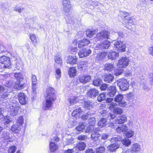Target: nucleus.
Listing matches in <instances>:
<instances>
[{
	"mask_svg": "<svg viewBox=\"0 0 153 153\" xmlns=\"http://www.w3.org/2000/svg\"><path fill=\"white\" fill-rule=\"evenodd\" d=\"M46 96V100L43 106V109L45 110L48 109L51 107L53 104V102L56 99L54 89L51 87L47 88Z\"/></svg>",
	"mask_w": 153,
	"mask_h": 153,
	"instance_id": "1",
	"label": "nucleus"
},
{
	"mask_svg": "<svg viewBox=\"0 0 153 153\" xmlns=\"http://www.w3.org/2000/svg\"><path fill=\"white\" fill-rule=\"evenodd\" d=\"M7 107L9 108V111L10 114L13 116L17 115L18 113V111L20 109L18 102L15 100H7L6 103Z\"/></svg>",
	"mask_w": 153,
	"mask_h": 153,
	"instance_id": "2",
	"label": "nucleus"
},
{
	"mask_svg": "<svg viewBox=\"0 0 153 153\" xmlns=\"http://www.w3.org/2000/svg\"><path fill=\"white\" fill-rule=\"evenodd\" d=\"M133 123L132 121L129 120L128 122L127 125L126 124H123L121 125L120 126L117 127L116 129V131L118 133H125L128 130L129 128L132 126Z\"/></svg>",
	"mask_w": 153,
	"mask_h": 153,
	"instance_id": "3",
	"label": "nucleus"
},
{
	"mask_svg": "<svg viewBox=\"0 0 153 153\" xmlns=\"http://www.w3.org/2000/svg\"><path fill=\"white\" fill-rule=\"evenodd\" d=\"M117 83L120 89L122 91H126L129 88V83L126 79H119L117 81Z\"/></svg>",
	"mask_w": 153,
	"mask_h": 153,
	"instance_id": "4",
	"label": "nucleus"
},
{
	"mask_svg": "<svg viewBox=\"0 0 153 153\" xmlns=\"http://www.w3.org/2000/svg\"><path fill=\"white\" fill-rule=\"evenodd\" d=\"M110 35V33L108 31L106 30H103L101 32L98 33L96 38L94 39L96 41L102 40L104 39H108Z\"/></svg>",
	"mask_w": 153,
	"mask_h": 153,
	"instance_id": "5",
	"label": "nucleus"
},
{
	"mask_svg": "<svg viewBox=\"0 0 153 153\" xmlns=\"http://www.w3.org/2000/svg\"><path fill=\"white\" fill-rule=\"evenodd\" d=\"M129 59L126 57H123L118 60L117 66L120 68H125L129 64Z\"/></svg>",
	"mask_w": 153,
	"mask_h": 153,
	"instance_id": "6",
	"label": "nucleus"
},
{
	"mask_svg": "<svg viewBox=\"0 0 153 153\" xmlns=\"http://www.w3.org/2000/svg\"><path fill=\"white\" fill-rule=\"evenodd\" d=\"M114 47L115 49L119 52H123L126 51V44L121 41H117L114 43Z\"/></svg>",
	"mask_w": 153,
	"mask_h": 153,
	"instance_id": "7",
	"label": "nucleus"
},
{
	"mask_svg": "<svg viewBox=\"0 0 153 153\" xmlns=\"http://www.w3.org/2000/svg\"><path fill=\"white\" fill-rule=\"evenodd\" d=\"M0 62L3 65V67L5 68H11L10 59L9 57L3 56L0 57Z\"/></svg>",
	"mask_w": 153,
	"mask_h": 153,
	"instance_id": "8",
	"label": "nucleus"
},
{
	"mask_svg": "<svg viewBox=\"0 0 153 153\" xmlns=\"http://www.w3.org/2000/svg\"><path fill=\"white\" fill-rule=\"evenodd\" d=\"M63 10L65 13H68L70 11L71 6L70 0H62Z\"/></svg>",
	"mask_w": 153,
	"mask_h": 153,
	"instance_id": "9",
	"label": "nucleus"
},
{
	"mask_svg": "<svg viewBox=\"0 0 153 153\" xmlns=\"http://www.w3.org/2000/svg\"><path fill=\"white\" fill-rule=\"evenodd\" d=\"M51 140L50 143V149L51 152H53L58 149V146L54 142L59 141V139L57 137L55 136L53 138L51 139Z\"/></svg>",
	"mask_w": 153,
	"mask_h": 153,
	"instance_id": "10",
	"label": "nucleus"
},
{
	"mask_svg": "<svg viewBox=\"0 0 153 153\" xmlns=\"http://www.w3.org/2000/svg\"><path fill=\"white\" fill-rule=\"evenodd\" d=\"M131 153H140L141 150V146L138 143L133 144L130 149ZM124 153H130L129 151H126Z\"/></svg>",
	"mask_w": 153,
	"mask_h": 153,
	"instance_id": "11",
	"label": "nucleus"
},
{
	"mask_svg": "<svg viewBox=\"0 0 153 153\" xmlns=\"http://www.w3.org/2000/svg\"><path fill=\"white\" fill-rule=\"evenodd\" d=\"M110 45V42L107 40L104 41L102 43L97 44L96 46L97 49L102 50L107 49Z\"/></svg>",
	"mask_w": 153,
	"mask_h": 153,
	"instance_id": "12",
	"label": "nucleus"
},
{
	"mask_svg": "<svg viewBox=\"0 0 153 153\" xmlns=\"http://www.w3.org/2000/svg\"><path fill=\"white\" fill-rule=\"evenodd\" d=\"M123 98L122 95L119 94L117 95L114 98V100L116 102H119V105L121 107H124L126 105V103L122 100Z\"/></svg>",
	"mask_w": 153,
	"mask_h": 153,
	"instance_id": "13",
	"label": "nucleus"
},
{
	"mask_svg": "<svg viewBox=\"0 0 153 153\" xmlns=\"http://www.w3.org/2000/svg\"><path fill=\"white\" fill-rule=\"evenodd\" d=\"M79 80L82 83H86L88 82L91 79L90 76L87 75H82L79 76Z\"/></svg>",
	"mask_w": 153,
	"mask_h": 153,
	"instance_id": "14",
	"label": "nucleus"
},
{
	"mask_svg": "<svg viewBox=\"0 0 153 153\" xmlns=\"http://www.w3.org/2000/svg\"><path fill=\"white\" fill-rule=\"evenodd\" d=\"M91 52V51L90 50L83 48L78 53V55L80 58H83L88 56Z\"/></svg>",
	"mask_w": 153,
	"mask_h": 153,
	"instance_id": "15",
	"label": "nucleus"
},
{
	"mask_svg": "<svg viewBox=\"0 0 153 153\" xmlns=\"http://www.w3.org/2000/svg\"><path fill=\"white\" fill-rule=\"evenodd\" d=\"M87 94L89 97L94 98L98 95L99 91L96 89L93 88L88 90Z\"/></svg>",
	"mask_w": 153,
	"mask_h": 153,
	"instance_id": "16",
	"label": "nucleus"
},
{
	"mask_svg": "<svg viewBox=\"0 0 153 153\" xmlns=\"http://www.w3.org/2000/svg\"><path fill=\"white\" fill-rule=\"evenodd\" d=\"M127 117L126 115H122L115 119V122L118 124H123L127 121Z\"/></svg>",
	"mask_w": 153,
	"mask_h": 153,
	"instance_id": "17",
	"label": "nucleus"
},
{
	"mask_svg": "<svg viewBox=\"0 0 153 153\" xmlns=\"http://www.w3.org/2000/svg\"><path fill=\"white\" fill-rule=\"evenodd\" d=\"M107 90L108 92L107 94L111 97H114L116 92V89L115 86H110L107 88Z\"/></svg>",
	"mask_w": 153,
	"mask_h": 153,
	"instance_id": "18",
	"label": "nucleus"
},
{
	"mask_svg": "<svg viewBox=\"0 0 153 153\" xmlns=\"http://www.w3.org/2000/svg\"><path fill=\"white\" fill-rule=\"evenodd\" d=\"M21 128V126L18 125V124L15 123L11 126L10 130L12 132L15 133H17L19 132Z\"/></svg>",
	"mask_w": 153,
	"mask_h": 153,
	"instance_id": "19",
	"label": "nucleus"
},
{
	"mask_svg": "<svg viewBox=\"0 0 153 153\" xmlns=\"http://www.w3.org/2000/svg\"><path fill=\"white\" fill-rule=\"evenodd\" d=\"M120 145L118 143H114L108 145L107 148L110 152H115L116 150L119 148Z\"/></svg>",
	"mask_w": 153,
	"mask_h": 153,
	"instance_id": "20",
	"label": "nucleus"
},
{
	"mask_svg": "<svg viewBox=\"0 0 153 153\" xmlns=\"http://www.w3.org/2000/svg\"><path fill=\"white\" fill-rule=\"evenodd\" d=\"M19 102L22 105H25L26 103L25 95L23 93H20L18 94Z\"/></svg>",
	"mask_w": 153,
	"mask_h": 153,
	"instance_id": "21",
	"label": "nucleus"
},
{
	"mask_svg": "<svg viewBox=\"0 0 153 153\" xmlns=\"http://www.w3.org/2000/svg\"><path fill=\"white\" fill-rule=\"evenodd\" d=\"M100 113L102 115L103 117L106 115H108V118L109 119H113L115 117V116L114 114L108 113L105 110L102 109L100 111Z\"/></svg>",
	"mask_w": 153,
	"mask_h": 153,
	"instance_id": "22",
	"label": "nucleus"
},
{
	"mask_svg": "<svg viewBox=\"0 0 153 153\" xmlns=\"http://www.w3.org/2000/svg\"><path fill=\"white\" fill-rule=\"evenodd\" d=\"M77 59V58L76 56H69L67 58V62L68 63L73 65L76 63Z\"/></svg>",
	"mask_w": 153,
	"mask_h": 153,
	"instance_id": "23",
	"label": "nucleus"
},
{
	"mask_svg": "<svg viewBox=\"0 0 153 153\" xmlns=\"http://www.w3.org/2000/svg\"><path fill=\"white\" fill-rule=\"evenodd\" d=\"M108 56L109 59L114 60L118 58L119 56V54L116 51H112L109 53Z\"/></svg>",
	"mask_w": 153,
	"mask_h": 153,
	"instance_id": "24",
	"label": "nucleus"
},
{
	"mask_svg": "<svg viewBox=\"0 0 153 153\" xmlns=\"http://www.w3.org/2000/svg\"><path fill=\"white\" fill-rule=\"evenodd\" d=\"M99 128H97L95 130H94L91 134V139L94 141L97 140L100 137V134L98 132Z\"/></svg>",
	"mask_w": 153,
	"mask_h": 153,
	"instance_id": "25",
	"label": "nucleus"
},
{
	"mask_svg": "<svg viewBox=\"0 0 153 153\" xmlns=\"http://www.w3.org/2000/svg\"><path fill=\"white\" fill-rule=\"evenodd\" d=\"M107 53L102 52L98 53L96 56V59L98 61H100L103 59L107 55Z\"/></svg>",
	"mask_w": 153,
	"mask_h": 153,
	"instance_id": "26",
	"label": "nucleus"
},
{
	"mask_svg": "<svg viewBox=\"0 0 153 153\" xmlns=\"http://www.w3.org/2000/svg\"><path fill=\"white\" fill-rule=\"evenodd\" d=\"M82 111V110L80 108H78V109H76L73 111L72 113V115L73 117L76 118L80 116Z\"/></svg>",
	"mask_w": 153,
	"mask_h": 153,
	"instance_id": "27",
	"label": "nucleus"
},
{
	"mask_svg": "<svg viewBox=\"0 0 153 153\" xmlns=\"http://www.w3.org/2000/svg\"><path fill=\"white\" fill-rule=\"evenodd\" d=\"M9 92H8L6 89H4V91L0 94V101L7 98L9 95Z\"/></svg>",
	"mask_w": 153,
	"mask_h": 153,
	"instance_id": "28",
	"label": "nucleus"
},
{
	"mask_svg": "<svg viewBox=\"0 0 153 153\" xmlns=\"http://www.w3.org/2000/svg\"><path fill=\"white\" fill-rule=\"evenodd\" d=\"M90 43V41L87 39H84L80 42H79L78 47L79 48H81L83 47L85 45H88Z\"/></svg>",
	"mask_w": 153,
	"mask_h": 153,
	"instance_id": "29",
	"label": "nucleus"
},
{
	"mask_svg": "<svg viewBox=\"0 0 153 153\" xmlns=\"http://www.w3.org/2000/svg\"><path fill=\"white\" fill-rule=\"evenodd\" d=\"M104 70H105L111 71L114 68V64L112 63H107L105 65Z\"/></svg>",
	"mask_w": 153,
	"mask_h": 153,
	"instance_id": "30",
	"label": "nucleus"
},
{
	"mask_svg": "<svg viewBox=\"0 0 153 153\" xmlns=\"http://www.w3.org/2000/svg\"><path fill=\"white\" fill-rule=\"evenodd\" d=\"M113 76L110 74H107L105 76L104 81L108 83H110L112 82L114 79Z\"/></svg>",
	"mask_w": 153,
	"mask_h": 153,
	"instance_id": "31",
	"label": "nucleus"
},
{
	"mask_svg": "<svg viewBox=\"0 0 153 153\" xmlns=\"http://www.w3.org/2000/svg\"><path fill=\"white\" fill-rule=\"evenodd\" d=\"M21 82L17 81L15 83L14 85H12L13 88L17 89H20L23 88L24 87V84L21 83Z\"/></svg>",
	"mask_w": 153,
	"mask_h": 153,
	"instance_id": "32",
	"label": "nucleus"
},
{
	"mask_svg": "<svg viewBox=\"0 0 153 153\" xmlns=\"http://www.w3.org/2000/svg\"><path fill=\"white\" fill-rule=\"evenodd\" d=\"M30 38L33 44L35 46L37 45V40L36 36L34 34L31 33L30 34Z\"/></svg>",
	"mask_w": 153,
	"mask_h": 153,
	"instance_id": "33",
	"label": "nucleus"
},
{
	"mask_svg": "<svg viewBox=\"0 0 153 153\" xmlns=\"http://www.w3.org/2000/svg\"><path fill=\"white\" fill-rule=\"evenodd\" d=\"M76 71L74 67L70 68L68 71V73L70 77H73L76 75Z\"/></svg>",
	"mask_w": 153,
	"mask_h": 153,
	"instance_id": "34",
	"label": "nucleus"
},
{
	"mask_svg": "<svg viewBox=\"0 0 153 153\" xmlns=\"http://www.w3.org/2000/svg\"><path fill=\"white\" fill-rule=\"evenodd\" d=\"M77 97L72 95L70 96L68 98V101L69 102L70 105H74L77 102L76 99Z\"/></svg>",
	"mask_w": 153,
	"mask_h": 153,
	"instance_id": "35",
	"label": "nucleus"
},
{
	"mask_svg": "<svg viewBox=\"0 0 153 153\" xmlns=\"http://www.w3.org/2000/svg\"><path fill=\"white\" fill-rule=\"evenodd\" d=\"M86 147L85 144L83 142H80L76 145V147L78 148L79 150H84Z\"/></svg>",
	"mask_w": 153,
	"mask_h": 153,
	"instance_id": "36",
	"label": "nucleus"
},
{
	"mask_svg": "<svg viewBox=\"0 0 153 153\" xmlns=\"http://www.w3.org/2000/svg\"><path fill=\"white\" fill-rule=\"evenodd\" d=\"M106 124V119L103 118L101 119L98 122V125L100 127H102L105 126Z\"/></svg>",
	"mask_w": 153,
	"mask_h": 153,
	"instance_id": "37",
	"label": "nucleus"
},
{
	"mask_svg": "<svg viewBox=\"0 0 153 153\" xmlns=\"http://www.w3.org/2000/svg\"><path fill=\"white\" fill-rule=\"evenodd\" d=\"M93 103L89 101H87L85 102L84 108L88 109H90L92 107Z\"/></svg>",
	"mask_w": 153,
	"mask_h": 153,
	"instance_id": "38",
	"label": "nucleus"
},
{
	"mask_svg": "<svg viewBox=\"0 0 153 153\" xmlns=\"http://www.w3.org/2000/svg\"><path fill=\"white\" fill-rule=\"evenodd\" d=\"M134 132L131 130L127 131L126 133V136L128 138H131L134 136Z\"/></svg>",
	"mask_w": 153,
	"mask_h": 153,
	"instance_id": "39",
	"label": "nucleus"
},
{
	"mask_svg": "<svg viewBox=\"0 0 153 153\" xmlns=\"http://www.w3.org/2000/svg\"><path fill=\"white\" fill-rule=\"evenodd\" d=\"M121 143L123 145L128 146L131 144V141L129 139L125 138V139L122 140Z\"/></svg>",
	"mask_w": 153,
	"mask_h": 153,
	"instance_id": "40",
	"label": "nucleus"
},
{
	"mask_svg": "<svg viewBox=\"0 0 153 153\" xmlns=\"http://www.w3.org/2000/svg\"><path fill=\"white\" fill-rule=\"evenodd\" d=\"M122 140V137L120 136H115L113 137L111 139V141L113 142H117V141H121Z\"/></svg>",
	"mask_w": 153,
	"mask_h": 153,
	"instance_id": "41",
	"label": "nucleus"
},
{
	"mask_svg": "<svg viewBox=\"0 0 153 153\" xmlns=\"http://www.w3.org/2000/svg\"><path fill=\"white\" fill-rule=\"evenodd\" d=\"M97 128H94V126H88V127L85 130V131L86 133H90L91 132H93V131L94 130H95Z\"/></svg>",
	"mask_w": 153,
	"mask_h": 153,
	"instance_id": "42",
	"label": "nucleus"
},
{
	"mask_svg": "<svg viewBox=\"0 0 153 153\" xmlns=\"http://www.w3.org/2000/svg\"><path fill=\"white\" fill-rule=\"evenodd\" d=\"M102 82V80L100 79H95L93 82V84L95 86H99L101 85Z\"/></svg>",
	"mask_w": 153,
	"mask_h": 153,
	"instance_id": "43",
	"label": "nucleus"
},
{
	"mask_svg": "<svg viewBox=\"0 0 153 153\" xmlns=\"http://www.w3.org/2000/svg\"><path fill=\"white\" fill-rule=\"evenodd\" d=\"M2 137L5 140H9L10 139L9 133L7 131H4L2 133Z\"/></svg>",
	"mask_w": 153,
	"mask_h": 153,
	"instance_id": "44",
	"label": "nucleus"
},
{
	"mask_svg": "<svg viewBox=\"0 0 153 153\" xmlns=\"http://www.w3.org/2000/svg\"><path fill=\"white\" fill-rule=\"evenodd\" d=\"M16 124L22 127L24 123V118L22 116L19 117L17 119L15 123Z\"/></svg>",
	"mask_w": 153,
	"mask_h": 153,
	"instance_id": "45",
	"label": "nucleus"
},
{
	"mask_svg": "<svg viewBox=\"0 0 153 153\" xmlns=\"http://www.w3.org/2000/svg\"><path fill=\"white\" fill-rule=\"evenodd\" d=\"M15 77L17 79V81H21L23 79L22 75L20 73H16L14 74Z\"/></svg>",
	"mask_w": 153,
	"mask_h": 153,
	"instance_id": "46",
	"label": "nucleus"
},
{
	"mask_svg": "<svg viewBox=\"0 0 153 153\" xmlns=\"http://www.w3.org/2000/svg\"><path fill=\"white\" fill-rule=\"evenodd\" d=\"M95 31L87 30L86 31V34L88 37L91 38L95 34Z\"/></svg>",
	"mask_w": 153,
	"mask_h": 153,
	"instance_id": "47",
	"label": "nucleus"
},
{
	"mask_svg": "<svg viewBox=\"0 0 153 153\" xmlns=\"http://www.w3.org/2000/svg\"><path fill=\"white\" fill-rule=\"evenodd\" d=\"M87 62L85 61H81L78 65L79 68H85L87 66Z\"/></svg>",
	"mask_w": 153,
	"mask_h": 153,
	"instance_id": "48",
	"label": "nucleus"
},
{
	"mask_svg": "<svg viewBox=\"0 0 153 153\" xmlns=\"http://www.w3.org/2000/svg\"><path fill=\"white\" fill-rule=\"evenodd\" d=\"M120 14L121 16L123 18H124L125 20H127V18L130 16L129 13L123 11H121Z\"/></svg>",
	"mask_w": 153,
	"mask_h": 153,
	"instance_id": "49",
	"label": "nucleus"
},
{
	"mask_svg": "<svg viewBox=\"0 0 153 153\" xmlns=\"http://www.w3.org/2000/svg\"><path fill=\"white\" fill-rule=\"evenodd\" d=\"M74 143V139L73 138H71V139L67 140L65 142H64L63 144L65 146H66L72 144V143Z\"/></svg>",
	"mask_w": 153,
	"mask_h": 153,
	"instance_id": "50",
	"label": "nucleus"
},
{
	"mask_svg": "<svg viewBox=\"0 0 153 153\" xmlns=\"http://www.w3.org/2000/svg\"><path fill=\"white\" fill-rule=\"evenodd\" d=\"M105 149L104 147L101 146L97 148L96 150V153H102L105 152Z\"/></svg>",
	"mask_w": 153,
	"mask_h": 153,
	"instance_id": "51",
	"label": "nucleus"
},
{
	"mask_svg": "<svg viewBox=\"0 0 153 153\" xmlns=\"http://www.w3.org/2000/svg\"><path fill=\"white\" fill-rule=\"evenodd\" d=\"M56 78L57 79H59L61 76V71L59 68H57L56 71Z\"/></svg>",
	"mask_w": 153,
	"mask_h": 153,
	"instance_id": "52",
	"label": "nucleus"
},
{
	"mask_svg": "<svg viewBox=\"0 0 153 153\" xmlns=\"http://www.w3.org/2000/svg\"><path fill=\"white\" fill-rule=\"evenodd\" d=\"M85 126L82 123L79 124L76 128V131H82L85 128Z\"/></svg>",
	"mask_w": 153,
	"mask_h": 153,
	"instance_id": "53",
	"label": "nucleus"
},
{
	"mask_svg": "<svg viewBox=\"0 0 153 153\" xmlns=\"http://www.w3.org/2000/svg\"><path fill=\"white\" fill-rule=\"evenodd\" d=\"M114 113L117 114H121L123 113V110L120 108H115L113 110Z\"/></svg>",
	"mask_w": 153,
	"mask_h": 153,
	"instance_id": "54",
	"label": "nucleus"
},
{
	"mask_svg": "<svg viewBox=\"0 0 153 153\" xmlns=\"http://www.w3.org/2000/svg\"><path fill=\"white\" fill-rule=\"evenodd\" d=\"M96 120L94 117H91L88 119V122L90 126H94Z\"/></svg>",
	"mask_w": 153,
	"mask_h": 153,
	"instance_id": "55",
	"label": "nucleus"
},
{
	"mask_svg": "<svg viewBox=\"0 0 153 153\" xmlns=\"http://www.w3.org/2000/svg\"><path fill=\"white\" fill-rule=\"evenodd\" d=\"M105 98V96L104 94H100L97 97L98 101L99 102H101Z\"/></svg>",
	"mask_w": 153,
	"mask_h": 153,
	"instance_id": "56",
	"label": "nucleus"
},
{
	"mask_svg": "<svg viewBox=\"0 0 153 153\" xmlns=\"http://www.w3.org/2000/svg\"><path fill=\"white\" fill-rule=\"evenodd\" d=\"M123 71L122 70L117 68L114 71V74L116 76H117L121 74Z\"/></svg>",
	"mask_w": 153,
	"mask_h": 153,
	"instance_id": "57",
	"label": "nucleus"
},
{
	"mask_svg": "<svg viewBox=\"0 0 153 153\" xmlns=\"http://www.w3.org/2000/svg\"><path fill=\"white\" fill-rule=\"evenodd\" d=\"M16 149V146H13L10 147L8 149V153H14Z\"/></svg>",
	"mask_w": 153,
	"mask_h": 153,
	"instance_id": "58",
	"label": "nucleus"
},
{
	"mask_svg": "<svg viewBox=\"0 0 153 153\" xmlns=\"http://www.w3.org/2000/svg\"><path fill=\"white\" fill-rule=\"evenodd\" d=\"M75 148L76 147H75L72 149H68L64 151V153H74L75 152Z\"/></svg>",
	"mask_w": 153,
	"mask_h": 153,
	"instance_id": "59",
	"label": "nucleus"
},
{
	"mask_svg": "<svg viewBox=\"0 0 153 153\" xmlns=\"http://www.w3.org/2000/svg\"><path fill=\"white\" fill-rule=\"evenodd\" d=\"M87 139L86 136L84 135H79L78 137V139L79 140H85Z\"/></svg>",
	"mask_w": 153,
	"mask_h": 153,
	"instance_id": "60",
	"label": "nucleus"
},
{
	"mask_svg": "<svg viewBox=\"0 0 153 153\" xmlns=\"http://www.w3.org/2000/svg\"><path fill=\"white\" fill-rule=\"evenodd\" d=\"M32 83H37L36 77L34 75H32L31 77Z\"/></svg>",
	"mask_w": 153,
	"mask_h": 153,
	"instance_id": "61",
	"label": "nucleus"
},
{
	"mask_svg": "<svg viewBox=\"0 0 153 153\" xmlns=\"http://www.w3.org/2000/svg\"><path fill=\"white\" fill-rule=\"evenodd\" d=\"M55 60V62L57 64H61L62 63V59L58 56L56 57Z\"/></svg>",
	"mask_w": 153,
	"mask_h": 153,
	"instance_id": "62",
	"label": "nucleus"
},
{
	"mask_svg": "<svg viewBox=\"0 0 153 153\" xmlns=\"http://www.w3.org/2000/svg\"><path fill=\"white\" fill-rule=\"evenodd\" d=\"M117 105V104L116 103L112 102L109 105V106L108 108L112 110L113 109H114V107Z\"/></svg>",
	"mask_w": 153,
	"mask_h": 153,
	"instance_id": "63",
	"label": "nucleus"
},
{
	"mask_svg": "<svg viewBox=\"0 0 153 153\" xmlns=\"http://www.w3.org/2000/svg\"><path fill=\"white\" fill-rule=\"evenodd\" d=\"M149 78H150L149 82L150 84L151 85H153V73H150L149 75Z\"/></svg>",
	"mask_w": 153,
	"mask_h": 153,
	"instance_id": "64",
	"label": "nucleus"
}]
</instances>
